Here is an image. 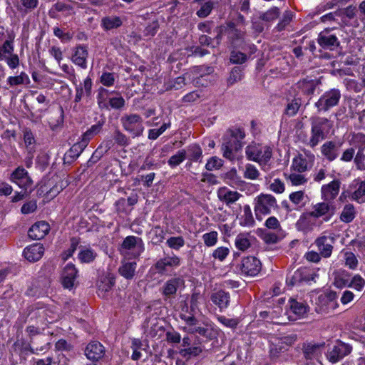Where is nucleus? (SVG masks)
I'll return each instance as SVG.
<instances>
[{"label": "nucleus", "instance_id": "obj_1", "mask_svg": "<svg viewBox=\"0 0 365 365\" xmlns=\"http://www.w3.org/2000/svg\"><path fill=\"white\" fill-rule=\"evenodd\" d=\"M311 136L307 145L311 148L316 147L321 141L326 139L332 128V123L324 117L311 118Z\"/></svg>", "mask_w": 365, "mask_h": 365}, {"label": "nucleus", "instance_id": "obj_2", "mask_svg": "<svg viewBox=\"0 0 365 365\" xmlns=\"http://www.w3.org/2000/svg\"><path fill=\"white\" fill-rule=\"evenodd\" d=\"M278 207L276 198L270 194L261 193L254 200V211L257 220L262 221L263 216L269 215Z\"/></svg>", "mask_w": 365, "mask_h": 365}, {"label": "nucleus", "instance_id": "obj_3", "mask_svg": "<svg viewBox=\"0 0 365 365\" xmlns=\"http://www.w3.org/2000/svg\"><path fill=\"white\" fill-rule=\"evenodd\" d=\"M245 153L248 160L266 164L272 158V149L268 145L253 142L246 147Z\"/></svg>", "mask_w": 365, "mask_h": 365}, {"label": "nucleus", "instance_id": "obj_4", "mask_svg": "<svg viewBox=\"0 0 365 365\" xmlns=\"http://www.w3.org/2000/svg\"><path fill=\"white\" fill-rule=\"evenodd\" d=\"M341 98V91L338 88H331L320 96L314 106L318 113H325L337 106Z\"/></svg>", "mask_w": 365, "mask_h": 365}, {"label": "nucleus", "instance_id": "obj_5", "mask_svg": "<svg viewBox=\"0 0 365 365\" xmlns=\"http://www.w3.org/2000/svg\"><path fill=\"white\" fill-rule=\"evenodd\" d=\"M14 35L9 34V38L0 46V61H5L11 69L17 68L19 65V56L14 53Z\"/></svg>", "mask_w": 365, "mask_h": 365}, {"label": "nucleus", "instance_id": "obj_6", "mask_svg": "<svg viewBox=\"0 0 365 365\" xmlns=\"http://www.w3.org/2000/svg\"><path fill=\"white\" fill-rule=\"evenodd\" d=\"M123 129L130 133L133 138L140 136L144 130L143 119L138 114H127L120 118Z\"/></svg>", "mask_w": 365, "mask_h": 365}, {"label": "nucleus", "instance_id": "obj_7", "mask_svg": "<svg viewBox=\"0 0 365 365\" xmlns=\"http://www.w3.org/2000/svg\"><path fill=\"white\" fill-rule=\"evenodd\" d=\"M352 349V346L350 344L338 340L328 351L327 354V359L332 364L337 363L350 354Z\"/></svg>", "mask_w": 365, "mask_h": 365}, {"label": "nucleus", "instance_id": "obj_8", "mask_svg": "<svg viewBox=\"0 0 365 365\" xmlns=\"http://www.w3.org/2000/svg\"><path fill=\"white\" fill-rule=\"evenodd\" d=\"M336 212V206L334 202L324 201L317 203L309 212L312 217L318 219L323 217L324 220L329 221Z\"/></svg>", "mask_w": 365, "mask_h": 365}, {"label": "nucleus", "instance_id": "obj_9", "mask_svg": "<svg viewBox=\"0 0 365 365\" xmlns=\"http://www.w3.org/2000/svg\"><path fill=\"white\" fill-rule=\"evenodd\" d=\"M317 43L322 48L329 51H334L340 46V41L332 29L321 31L318 35Z\"/></svg>", "mask_w": 365, "mask_h": 365}, {"label": "nucleus", "instance_id": "obj_10", "mask_svg": "<svg viewBox=\"0 0 365 365\" xmlns=\"http://www.w3.org/2000/svg\"><path fill=\"white\" fill-rule=\"evenodd\" d=\"M132 250L133 257L136 258L144 251V244L141 238L135 236L126 237L121 244L120 252L127 254Z\"/></svg>", "mask_w": 365, "mask_h": 365}, {"label": "nucleus", "instance_id": "obj_11", "mask_svg": "<svg viewBox=\"0 0 365 365\" xmlns=\"http://www.w3.org/2000/svg\"><path fill=\"white\" fill-rule=\"evenodd\" d=\"M240 269L242 274L255 277L261 271L262 263L257 257L248 256L242 258L240 264Z\"/></svg>", "mask_w": 365, "mask_h": 365}, {"label": "nucleus", "instance_id": "obj_12", "mask_svg": "<svg viewBox=\"0 0 365 365\" xmlns=\"http://www.w3.org/2000/svg\"><path fill=\"white\" fill-rule=\"evenodd\" d=\"M342 145L340 140L326 141L321 147V153L327 160L334 161L338 158Z\"/></svg>", "mask_w": 365, "mask_h": 365}, {"label": "nucleus", "instance_id": "obj_13", "mask_svg": "<svg viewBox=\"0 0 365 365\" xmlns=\"http://www.w3.org/2000/svg\"><path fill=\"white\" fill-rule=\"evenodd\" d=\"M245 131L241 128H230L226 131L223 136V143L225 145H232L234 148H242V140L245 138Z\"/></svg>", "mask_w": 365, "mask_h": 365}, {"label": "nucleus", "instance_id": "obj_14", "mask_svg": "<svg viewBox=\"0 0 365 365\" xmlns=\"http://www.w3.org/2000/svg\"><path fill=\"white\" fill-rule=\"evenodd\" d=\"M185 281L180 277H173L167 280L161 288L162 294L165 299L174 298L177 294L178 289L184 286Z\"/></svg>", "mask_w": 365, "mask_h": 365}, {"label": "nucleus", "instance_id": "obj_15", "mask_svg": "<svg viewBox=\"0 0 365 365\" xmlns=\"http://www.w3.org/2000/svg\"><path fill=\"white\" fill-rule=\"evenodd\" d=\"M11 180L25 190L30 187L33 183L28 172L23 167H18L13 171Z\"/></svg>", "mask_w": 365, "mask_h": 365}, {"label": "nucleus", "instance_id": "obj_16", "mask_svg": "<svg viewBox=\"0 0 365 365\" xmlns=\"http://www.w3.org/2000/svg\"><path fill=\"white\" fill-rule=\"evenodd\" d=\"M180 264V259L175 255L167 256L160 259L155 264V268L157 272L160 274H165L168 272L169 267H177Z\"/></svg>", "mask_w": 365, "mask_h": 365}, {"label": "nucleus", "instance_id": "obj_17", "mask_svg": "<svg viewBox=\"0 0 365 365\" xmlns=\"http://www.w3.org/2000/svg\"><path fill=\"white\" fill-rule=\"evenodd\" d=\"M341 185L339 180H334L322 187V198L324 201L332 202L338 195Z\"/></svg>", "mask_w": 365, "mask_h": 365}, {"label": "nucleus", "instance_id": "obj_18", "mask_svg": "<svg viewBox=\"0 0 365 365\" xmlns=\"http://www.w3.org/2000/svg\"><path fill=\"white\" fill-rule=\"evenodd\" d=\"M50 225L45 221L34 223L29 230V237L34 240L43 239L49 232Z\"/></svg>", "mask_w": 365, "mask_h": 365}, {"label": "nucleus", "instance_id": "obj_19", "mask_svg": "<svg viewBox=\"0 0 365 365\" xmlns=\"http://www.w3.org/2000/svg\"><path fill=\"white\" fill-rule=\"evenodd\" d=\"M88 56V48L84 45H78L73 48L71 56L72 62L83 69L87 68V58Z\"/></svg>", "mask_w": 365, "mask_h": 365}, {"label": "nucleus", "instance_id": "obj_20", "mask_svg": "<svg viewBox=\"0 0 365 365\" xmlns=\"http://www.w3.org/2000/svg\"><path fill=\"white\" fill-rule=\"evenodd\" d=\"M85 354L88 359L97 361L103 357L105 348L100 342L92 341L86 346Z\"/></svg>", "mask_w": 365, "mask_h": 365}, {"label": "nucleus", "instance_id": "obj_21", "mask_svg": "<svg viewBox=\"0 0 365 365\" xmlns=\"http://www.w3.org/2000/svg\"><path fill=\"white\" fill-rule=\"evenodd\" d=\"M334 239L327 236L323 235L316 239L314 244L318 248L321 256L324 258H328L331 255L333 251Z\"/></svg>", "mask_w": 365, "mask_h": 365}, {"label": "nucleus", "instance_id": "obj_22", "mask_svg": "<svg viewBox=\"0 0 365 365\" xmlns=\"http://www.w3.org/2000/svg\"><path fill=\"white\" fill-rule=\"evenodd\" d=\"M93 82L90 77H87L83 83L76 85V95L74 98L75 103H79L83 97L89 98L92 93Z\"/></svg>", "mask_w": 365, "mask_h": 365}, {"label": "nucleus", "instance_id": "obj_23", "mask_svg": "<svg viewBox=\"0 0 365 365\" xmlns=\"http://www.w3.org/2000/svg\"><path fill=\"white\" fill-rule=\"evenodd\" d=\"M44 253V247L41 243H34L26 247L24 250L25 258L29 262L38 261Z\"/></svg>", "mask_w": 365, "mask_h": 365}, {"label": "nucleus", "instance_id": "obj_24", "mask_svg": "<svg viewBox=\"0 0 365 365\" xmlns=\"http://www.w3.org/2000/svg\"><path fill=\"white\" fill-rule=\"evenodd\" d=\"M185 158L189 160L186 164L187 167H190L192 162L201 163L203 156L202 150L198 144H190L185 149Z\"/></svg>", "mask_w": 365, "mask_h": 365}, {"label": "nucleus", "instance_id": "obj_25", "mask_svg": "<svg viewBox=\"0 0 365 365\" xmlns=\"http://www.w3.org/2000/svg\"><path fill=\"white\" fill-rule=\"evenodd\" d=\"M311 279H312V277L307 273V269L301 268L294 271L293 273L288 274L286 282L289 286L293 287L303 282H308Z\"/></svg>", "mask_w": 365, "mask_h": 365}, {"label": "nucleus", "instance_id": "obj_26", "mask_svg": "<svg viewBox=\"0 0 365 365\" xmlns=\"http://www.w3.org/2000/svg\"><path fill=\"white\" fill-rule=\"evenodd\" d=\"M242 196L240 192L230 190L226 187H220L217 190V197L220 200L228 206L237 202Z\"/></svg>", "mask_w": 365, "mask_h": 365}, {"label": "nucleus", "instance_id": "obj_27", "mask_svg": "<svg viewBox=\"0 0 365 365\" xmlns=\"http://www.w3.org/2000/svg\"><path fill=\"white\" fill-rule=\"evenodd\" d=\"M245 32L237 29L234 24H228L227 38L229 42L234 46L238 47L244 42Z\"/></svg>", "mask_w": 365, "mask_h": 365}, {"label": "nucleus", "instance_id": "obj_28", "mask_svg": "<svg viewBox=\"0 0 365 365\" xmlns=\"http://www.w3.org/2000/svg\"><path fill=\"white\" fill-rule=\"evenodd\" d=\"M86 145L81 139L80 141L77 142L66 152L64 155V162L68 163H71L76 159H77L81 153L84 150V149L87 147Z\"/></svg>", "mask_w": 365, "mask_h": 365}, {"label": "nucleus", "instance_id": "obj_29", "mask_svg": "<svg viewBox=\"0 0 365 365\" xmlns=\"http://www.w3.org/2000/svg\"><path fill=\"white\" fill-rule=\"evenodd\" d=\"M200 8L196 12L200 18H205L210 14L215 6L219 4V0H196Z\"/></svg>", "mask_w": 365, "mask_h": 365}, {"label": "nucleus", "instance_id": "obj_30", "mask_svg": "<svg viewBox=\"0 0 365 365\" xmlns=\"http://www.w3.org/2000/svg\"><path fill=\"white\" fill-rule=\"evenodd\" d=\"M334 285L337 288L349 287L351 274L344 269H339L334 272Z\"/></svg>", "mask_w": 365, "mask_h": 365}, {"label": "nucleus", "instance_id": "obj_31", "mask_svg": "<svg viewBox=\"0 0 365 365\" xmlns=\"http://www.w3.org/2000/svg\"><path fill=\"white\" fill-rule=\"evenodd\" d=\"M106 123L104 118H101L97 122V123L91 125L81 136V140L86 144L88 145L90 140L93 138L96 135L100 133L103 129V126Z\"/></svg>", "mask_w": 365, "mask_h": 365}, {"label": "nucleus", "instance_id": "obj_32", "mask_svg": "<svg viewBox=\"0 0 365 365\" xmlns=\"http://www.w3.org/2000/svg\"><path fill=\"white\" fill-rule=\"evenodd\" d=\"M323 344L304 343L302 346L304 356L307 359H314L317 358L322 352Z\"/></svg>", "mask_w": 365, "mask_h": 365}, {"label": "nucleus", "instance_id": "obj_33", "mask_svg": "<svg viewBox=\"0 0 365 365\" xmlns=\"http://www.w3.org/2000/svg\"><path fill=\"white\" fill-rule=\"evenodd\" d=\"M211 300L220 309H223L229 305L230 294L223 290H220L212 294Z\"/></svg>", "mask_w": 365, "mask_h": 365}, {"label": "nucleus", "instance_id": "obj_34", "mask_svg": "<svg viewBox=\"0 0 365 365\" xmlns=\"http://www.w3.org/2000/svg\"><path fill=\"white\" fill-rule=\"evenodd\" d=\"M101 25L105 31H110L120 27L123 20L120 16H108L102 18Z\"/></svg>", "mask_w": 365, "mask_h": 365}, {"label": "nucleus", "instance_id": "obj_35", "mask_svg": "<svg viewBox=\"0 0 365 365\" xmlns=\"http://www.w3.org/2000/svg\"><path fill=\"white\" fill-rule=\"evenodd\" d=\"M302 101L301 97L298 93H296L294 96L293 99L291 101H287V104L284 110V114L290 117L295 115L302 105Z\"/></svg>", "mask_w": 365, "mask_h": 365}, {"label": "nucleus", "instance_id": "obj_36", "mask_svg": "<svg viewBox=\"0 0 365 365\" xmlns=\"http://www.w3.org/2000/svg\"><path fill=\"white\" fill-rule=\"evenodd\" d=\"M289 305L292 313L299 317H304L309 309L307 304L304 302H298L293 298L289 299Z\"/></svg>", "mask_w": 365, "mask_h": 365}, {"label": "nucleus", "instance_id": "obj_37", "mask_svg": "<svg viewBox=\"0 0 365 365\" xmlns=\"http://www.w3.org/2000/svg\"><path fill=\"white\" fill-rule=\"evenodd\" d=\"M295 86L303 94L312 96L316 90L317 84L313 80L303 79L299 81Z\"/></svg>", "mask_w": 365, "mask_h": 365}, {"label": "nucleus", "instance_id": "obj_38", "mask_svg": "<svg viewBox=\"0 0 365 365\" xmlns=\"http://www.w3.org/2000/svg\"><path fill=\"white\" fill-rule=\"evenodd\" d=\"M116 91H109L108 89L100 87L98 90L97 103L101 109L108 110V100L110 94L115 93Z\"/></svg>", "mask_w": 365, "mask_h": 365}, {"label": "nucleus", "instance_id": "obj_39", "mask_svg": "<svg viewBox=\"0 0 365 365\" xmlns=\"http://www.w3.org/2000/svg\"><path fill=\"white\" fill-rule=\"evenodd\" d=\"M23 138L27 152L35 153L36 151V139L35 135L29 128L23 129Z\"/></svg>", "mask_w": 365, "mask_h": 365}, {"label": "nucleus", "instance_id": "obj_40", "mask_svg": "<svg viewBox=\"0 0 365 365\" xmlns=\"http://www.w3.org/2000/svg\"><path fill=\"white\" fill-rule=\"evenodd\" d=\"M97 253L91 247H81L78 255V259L82 263H91L95 260Z\"/></svg>", "mask_w": 365, "mask_h": 365}, {"label": "nucleus", "instance_id": "obj_41", "mask_svg": "<svg viewBox=\"0 0 365 365\" xmlns=\"http://www.w3.org/2000/svg\"><path fill=\"white\" fill-rule=\"evenodd\" d=\"M137 264L133 262H125L118 268V272L121 276L127 279H131L135 275Z\"/></svg>", "mask_w": 365, "mask_h": 365}, {"label": "nucleus", "instance_id": "obj_42", "mask_svg": "<svg viewBox=\"0 0 365 365\" xmlns=\"http://www.w3.org/2000/svg\"><path fill=\"white\" fill-rule=\"evenodd\" d=\"M255 220L250 205H245L243 207V215L240 218V225L244 227H252Z\"/></svg>", "mask_w": 365, "mask_h": 365}, {"label": "nucleus", "instance_id": "obj_43", "mask_svg": "<svg viewBox=\"0 0 365 365\" xmlns=\"http://www.w3.org/2000/svg\"><path fill=\"white\" fill-rule=\"evenodd\" d=\"M7 84L10 86H15L30 83L29 77L25 72H21L19 76H9L7 78Z\"/></svg>", "mask_w": 365, "mask_h": 365}, {"label": "nucleus", "instance_id": "obj_44", "mask_svg": "<svg viewBox=\"0 0 365 365\" xmlns=\"http://www.w3.org/2000/svg\"><path fill=\"white\" fill-rule=\"evenodd\" d=\"M235 247L241 251L247 250L250 246L251 243L248 238V234L240 233L239 234L235 240Z\"/></svg>", "mask_w": 365, "mask_h": 365}, {"label": "nucleus", "instance_id": "obj_45", "mask_svg": "<svg viewBox=\"0 0 365 365\" xmlns=\"http://www.w3.org/2000/svg\"><path fill=\"white\" fill-rule=\"evenodd\" d=\"M243 76V68L241 66H235L232 69L230 76L227 78V84L229 86H232L240 81L242 79Z\"/></svg>", "mask_w": 365, "mask_h": 365}, {"label": "nucleus", "instance_id": "obj_46", "mask_svg": "<svg viewBox=\"0 0 365 365\" xmlns=\"http://www.w3.org/2000/svg\"><path fill=\"white\" fill-rule=\"evenodd\" d=\"M284 236L282 232H279V233L267 232L262 235V239L266 244L272 245L279 242Z\"/></svg>", "mask_w": 365, "mask_h": 365}, {"label": "nucleus", "instance_id": "obj_47", "mask_svg": "<svg viewBox=\"0 0 365 365\" xmlns=\"http://www.w3.org/2000/svg\"><path fill=\"white\" fill-rule=\"evenodd\" d=\"M279 14L280 11L279 8L274 6L266 12L262 13L259 16V19L262 21L270 22L277 19L279 16Z\"/></svg>", "mask_w": 365, "mask_h": 365}, {"label": "nucleus", "instance_id": "obj_48", "mask_svg": "<svg viewBox=\"0 0 365 365\" xmlns=\"http://www.w3.org/2000/svg\"><path fill=\"white\" fill-rule=\"evenodd\" d=\"M355 217L354 207L351 204L346 205L340 216V220L344 222H351Z\"/></svg>", "mask_w": 365, "mask_h": 365}, {"label": "nucleus", "instance_id": "obj_49", "mask_svg": "<svg viewBox=\"0 0 365 365\" xmlns=\"http://www.w3.org/2000/svg\"><path fill=\"white\" fill-rule=\"evenodd\" d=\"M242 148H234L232 145H222V151L223 157L232 161L236 158L237 153Z\"/></svg>", "mask_w": 365, "mask_h": 365}, {"label": "nucleus", "instance_id": "obj_50", "mask_svg": "<svg viewBox=\"0 0 365 365\" xmlns=\"http://www.w3.org/2000/svg\"><path fill=\"white\" fill-rule=\"evenodd\" d=\"M292 166L295 170L302 173L307 170L309 163L305 158H303L302 155H299L297 157L294 158Z\"/></svg>", "mask_w": 365, "mask_h": 365}, {"label": "nucleus", "instance_id": "obj_51", "mask_svg": "<svg viewBox=\"0 0 365 365\" xmlns=\"http://www.w3.org/2000/svg\"><path fill=\"white\" fill-rule=\"evenodd\" d=\"M337 294L336 292L331 291L324 295L319 296V299L321 301L324 302H327L329 307L332 309H336L339 307L338 303L336 302Z\"/></svg>", "mask_w": 365, "mask_h": 365}, {"label": "nucleus", "instance_id": "obj_52", "mask_svg": "<svg viewBox=\"0 0 365 365\" xmlns=\"http://www.w3.org/2000/svg\"><path fill=\"white\" fill-rule=\"evenodd\" d=\"M118 75L115 73L103 72L100 77V82L106 87L113 86L115 82Z\"/></svg>", "mask_w": 365, "mask_h": 365}, {"label": "nucleus", "instance_id": "obj_53", "mask_svg": "<svg viewBox=\"0 0 365 365\" xmlns=\"http://www.w3.org/2000/svg\"><path fill=\"white\" fill-rule=\"evenodd\" d=\"M185 158V149L179 150L175 155H172L168 161V163L171 168H175L178 165H179L181 163H182Z\"/></svg>", "mask_w": 365, "mask_h": 365}, {"label": "nucleus", "instance_id": "obj_54", "mask_svg": "<svg viewBox=\"0 0 365 365\" xmlns=\"http://www.w3.org/2000/svg\"><path fill=\"white\" fill-rule=\"evenodd\" d=\"M202 351V349L200 346H193L181 349L180 351V354L184 358L190 359L192 356H198Z\"/></svg>", "mask_w": 365, "mask_h": 365}, {"label": "nucleus", "instance_id": "obj_55", "mask_svg": "<svg viewBox=\"0 0 365 365\" xmlns=\"http://www.w3.org/2000/svg\"><path fill=\"white\" fill-rule=\"evenodd\" d=\"M247 58V54L239 51H232L230 56V61L233 64H242Z\"/></svg>", "mask_w": 365, "mask_h": 365}, {"label": "nucleus", "instance_id": "obj_56", "mask_svg": "<svg viewBox=\"0 0 365 365\" xmlns=\"http://www.w3.org/2000/svg\"><path fill=\"white\" fill-rule=\"evenodd\" d=\"M115 93L118 94V96L111 97L108 100V109L110 107L113 109L120 110L125 106V99L119 94V93L116 92Z\"/></svg>", "mask_w": 365, "mask_h": 365}, {"label": "nucleus", "instance_id": "obj_57", "mask_svg": "<svg viewBox=\"0 0 365 365\" xmlns=\"http://www.w3.org/2000/svg\"><path fill=\"white\" fill-rule=\"evenodd\" d=\"M166 244L173 250H179L185 245V240L182 236L171 237L167 240Z\"/></svg>", "mask_w": 365, "mask_h": 365}, {"label": "nucleus", "instance_id": "obj_58", "mask_svg": "<svg viewBox=\"0 0 365 365\" xmlns=\"http://www.w3.org/2000/svg\"><path fill=\"white\" fill-rule=\"evenodd\" d=\"M345 265L347 266L350 269H356L359 261L356 255L351 252H346L344 253Z\"/></svg>", "mask_w": 365, "mask_h": 365}, {"label": "nucleus", "instance_id": "obj_59", "mask_svg": "<svg viewBox=\"0 0 365 365\" xmlns=\"http://www.w3.org/2000/svg\"><path fill=\"white\" fill-rule=\"evenodd\" d=\"M312 216L309 212L303 213L296 223V226L299 230H306L309 226V218Z\"/></svg>", "mask_w": 365, "mask_h": 365}, {"label": "nucleus", "instance_id": "obj_60", "mask_svg": "<svg viewBox=\"0 0 365 365\" xmlns=\"http://www.w3.org/2000/svg\"><path fill=\"white\" fill-rule=\"evenodd\" d=\"M113 138L119 146H126L129 144L128 138L118 129L114 131Z\"/></svg>", "mask_w": 365, "mask_h": 365}, {"label": "nucleus", "instance_id": "obj_61", "mask_svg": "<svg viewBox=\"0 0 365 365\" xmlns=\"http://www.w3.org/2000/svg\"><path fill=\"white\" fill-rule=\"evenodd\" d=\"M365 286V279L359 274H355L351 277L350 284L349 287H352L357 291H361Z\"/></svg>", "mask_w": 365, "mask_h": 365}, {"label": "nucleus", "instance_id": "obj_62", "mask_svg": "<svg viewBox=\"0 0 365 365\" xmlns=\"http://www.w3.org/2000/svg\"><path fill=\"white\" fill-rule=\"evenodd\" d=\"M218 234L216 231H211L202 235L204 243L207 247H212L217 242Z\"/></svg>", "mask_w": 365, "mask_h": 365}, {"label": "nucleus", "instance_id": "obj_63", "mask_svg": "<svg viewBox=\"0 0 365 365\" xmlns=\"http://www.w3.org/2000/svg\"><path fill=\"white\" fill-rule=\"evenodd\" d=\"M294 14L291 11H286L281 21L277 25V29L278 31H282L285 27L292 21Z\"/></svg>", "mask_w": 365, "mask_h": 365}, {"label": "nucleus", "instance_id": "obj_64", "mask_svg": "<svg viewBox=\"0 0 365 365\" xmlns=\"http://www.w3.org/2000/svg\"><path fill=\"white\" fill-rule=\"evenodd\" d=\"M259 176V172L257 168L251 164H247L244 173V177L250 180H257Z\"/></svg>", "mask_w": 365, "mask_h": 365}]
</instances>
